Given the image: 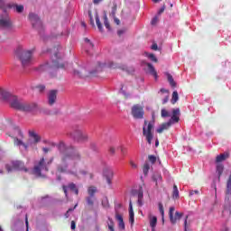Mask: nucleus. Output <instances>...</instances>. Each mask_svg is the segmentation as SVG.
I'll use <instances>...</instances> for the list:
<instances>
[{
    "instance_id": "nucleus-4",
    "label": "nucleus",
    "mask_w": 231,
    "mask_h": 231,
    "mask_svg": "<svg viewBox=\"0 0 231 231\" xmlns=\"http://www.w3.org/2000/svg\"><path fill=\"white\" fill-rule=\"evenodd\" d=\"M14 145L19 147L20 151H28V147L30 145H35L41 142V136L37 134L34 131H29V141L27 143L23 142V138H24V134L19 126H15L14 128Z\"/></svg>"
},
{
    "instance_id": "nucleus-8",
    "label": "nucleus",
    "mask_w": 231,
    "mask_h": 231,
    "mask_svg": "<svg viewBox=\"0 0 231 231\" xmlns=\"http://www.w3.org/2000/svg\"><path fill=\"white\" fill-rule=\"evenodd\" d=\"M68 136L72 138L74 142H88V134L84 133V130L79 125L72 126V132L69 133Z\"/></svg>"
},
{
    "instance_id": "nucleus-6",
    "label": "nucleus",
    "mask_w": 231,
    "mask_h": 231,
    "mask_svg": "<svg viewBox=\"0 0 231 231\" xmlns=\"http://www.w3.org/2000/svg\"><path fill=\"white\" fill-rule=\"evenodd\" d=\"M35 51L34 49L25 51L23 46L19 45L15 50V55L17 59H19L22 66L23 68H28V66H32L33 62V52Z\"/></svg>"
},
{
    "instance_id": "nucleus-2",
    "label": "nucleus",
    "mask_w": 231,
    "mask_h": 231,
    "mask_svg": "<svg viewBox=\"0 0 231 231\" xmlns=\"http://www.w3.org/2000/svg\"><path fill=\"white\" fill-rule=\"evenodd\" d=\"M1 98L2 100H5L9 102V106L13 109L16 111H23V113H32V111L37 110V104L35 103H28L23 101V99H19L17 96H14L10 94V92L5 91V89H1Z\"/></svg>"
},
{
    "instance_id": "nucleus-51",
    "label": "nucleus",
    "mask_w": 231,
    "mask_h": 231,
    "mask_svg": "<svg viewBox=\"0 0 231 231\" xmlns=\"http://www.w3.org/2000/svg\"><path fill=\"white\" fill-rule=\"evenodd\" d=\"M79 174H81L82 176H87L88 171H86V170H79Z\"/></svg>"
},
{
    "instance_id": "nucleus-60",
    "label": "nucleus",
    "mask_w": 231,
    "mask_h": 231,
    "mask_svg": "<svg viewBox=\"0 0 231 231\" xmlns=\"http://www.w3.org/2000/svg\"><path fill=\"white\" fill-rule=\"evenodd\" d=\"M152 50H158V44H152Z\"/></svg>"
},
{
    "instance_id": "nucleus-9",
    "label": "nucleus",
    "mask_w": 231,
    "mask_h": 231,
    "mask_svg": "<svg viewBox=\"0 0 231 231\" xmlns=\"http://www.w3.org/2000/svg\"><path fill=\"white\" fill-rule=\"evenodd\" d=\"M28 17L32 28L37 30L38 33L42 37V35H44V26L39 15L34 13H30Z\"/></svg>"
},
{
    "instance_id": "nucleus-42",
    "label": "nucleus",
    "mask_w": 231,
    "mask_h": 231,
    "mask_svg": "<svg viewBox=\"0 0 231 231\" xmlns=\"http://www.w3.org/2000/svg\"><path fill=\"white\" fill-rule=\"evenodd\" d=\"M188 221H189V215H187L184 218V231H188L187 228H188Z\"/></svg>"
},
{
    "instance_id": "nucleus-16",
    "label": "nucleus",
    "mask_w": 231,
    "mask_h": 231,
    "mask_svg": "<svg viewBox=\"0 0 231 231\" xmlns=\"http://www.w3.org/2000/svg\"><path fill=\"white\" fill-rule=\"evenodd\" d=\"M169 217L171 225H176V221H180V219L183 217V213H180V211H176L175 217H174V207H171L169 211Z\"/></svg>"
},
{
    "instance_id": "nucleus-26",
    "label": "nucleus",
    "mask_w": 231,
    "mask_h": 231,
    "mask_svg": "<svg viewBox=\"0 0 231 231\" xmlns=\"http://www.w3.org/2000/svg\"><path fill=\"white\" fill-rule=\"evenodd\" d=\"M226 158H228V154L221 153L217 156L216 162H217V163H221V162H225V160H226Z\"/></svg>"
},
{
    "instance_id": "nucleus-19",
    "label": "nucleus",
    "mask_w": 231,
    "mask_h": 231,
    "mask_svg": "<svg viewBox=\"0 0 231 231\" xmlns=\"http://www.w3.org/2000/svg\"><path fill=\"white\" fill-rule=\"evenodd\" d=\"M68 189L74 192L76 196H79V189L77 188V185L75 183L71 182L68 186H63V191L66 198H68Z\"/></svg>"
},
{
    "instance_id": "nucleus-17",
    "label": "nucleus",
    "mask_w": 231,
    "mask_h": 231,
    "mask_svg": "<svg viewBox=\"0 0 231 231\" xmlns=\"http://www.w3.org/2000/svg\"><path fill=\"white\" fill-rule=\"evenodd\" d=\"M1 30H12V20H10V16L6 15V17L1 18Z\"/></svg>"
},
{
    "instance_id": "nucleus-62",
    "label": "nucleus",
    "mask_w": 231,
    "mask_h": 231,
    "mask_svg": "<svg viewBox=\"0 0 231 231\" xmlns=\"http://www.w3.org/2000/svg\"><path fill=\"white\" fill-rule=\"evenodd\" d=\"M123 33H124V30H119V31H117V34H118V35H123Z\"/></svg>"
},
{
    "instance_id": "nucleus-56",
    "label": "nucleus",
    "mask_w": 231,
    "mask_h": 231,
    "mask_svg": "<svg viewBox=\"0 0 231 231\" xmlns=\"http://www.w3.org/2000/svg\"><path fill=\"white\" fill-rule=\"evenodd\" d=\"M25 226H26V231L28 230V215H25Z\"/></svg>"
},
{
    "instance_id": "nucleus-13",
    "label": "nucleus",
    "mask_w": 231,
    "mask_h": 231,
    "mask_svg": "<svg viewBox=\"0 0 231 231\" xmlns=\"http://www.w3.org/2000/svg\"><path fill=\"white\" fill-rule=\"evenodd\" d=\"M103 177L105 178L108 187L113 189V178H115V171H113V168L106 166L103 169Z\"/></svg>"
},
{
    "instance_id": "nucleus-25",
    "label": "nucleus",
    "mask_w": 231,
    "mask_h": 231,
    "mask_svg": "<svg viewBox=\"0 0 231 231\" xmlns=\"http://www.w3.org/2000/svg\"><path fill=\"white\" fill-rule=\"evenodd\" d=\"M103 19H104L105 28H106V30L110 31L111 25L109 24V20L107 19V14L106 12H104Z\"/></svg>"
},
{
    "instance_id": "nucleus-5",
    "label": "nucleus",
    "mask_w": 231,
    "mask_h": 231,
    "mask_svg": "<svg viewBox=\"0 0 231 231\" xmlns=\"http://www.w3.org/2000/svg\"><path fill=\"white\" fill-rule=\"evenodd\" d=\"M104 68H116V65L110 61L108 63H101L97 62V66L96 69L90 70L88 72V69L85 68H80V69H73V75L76 79H86L88 75H91L92 77H97Z\"/></svg>"
},
{
    "instance_id": "nucleus-3",
    "label": "nucleus",
    "mask_w": 231,
    "mask_h": 231,
    "mask_svg": "<svg viewBox=\"0 0 231 231\" xmlns=\"http://www.w3.org/2000/svg\"><path fill=\"white\" fill-rule=\"evenodd\" d=\"M60 48V46L56 48V51L51 56V62L42 64L35 69L38 73H44V71H49L51 77H55L54 73H57L58 69H66V68H68V63L62 61V54L59 52Z\"/></svg>"
},
{
    "instance_id": "nucleus-46",
    "label": "nucleus",
    "mask_w": 231,
    "mask_h": 231,
    "mask_svg": "<svg viewBox=\"0 0 231 231\" xmlns=\"http://www.w3.org/2000/svg\"><path fill=\"white\" fill-rule=\"evenodd\" d=\"M119 228H121V230H125V223L124 222V220L122 222H119Z\"/></svg>"
},
{
    "instance_id": "nucleus-52",
    "label": "nucleus",
    "mask_w": 231,
    "mask_h": 231,
    "mask_svg": "<svg viewBox=\"0 0 231 231\" xmlns=\"http://www.w3.org/2000/svg\"><path fill=\"white\" fill-rule=\"evenodd\" d=\"M70 228H71V230H75V228H77V224H75V221L71 222Z\"/></svg>"
},
{
    "instance_id": "nucleus-43",
    "label": "nucleus",
    "mask_w": 231,
    "mask_h": 231,
    "mask_svg": "<svg viewBox=\"0 0 231 231\" xmlns=\"http://www.w3.org/2000/svg\"><path fill=\"white\" fill-rule=\"evenodd\" d=\"M90 149L92 151H94L95 152H97V151H98V146H97V144H95V143H90Z\"/></svg>"
},
{
    "instance_id": "nucleus-37",
    "label": "nucleus",
    "mask_w": 231,
    "mask_h": 231,
    "mask_svg": "<svg viewBox=\"0 0 231 231\" xmlns=\"http://www.w3.org/2000/svg\"><path fill=\"white\" fill-rule=\"evenodd\" d=\"M108 221H109V224H108V230L110 231H115V222L113 221V218L111 217H108Z\"/></svg>"
},
{
    "instance_id": "nucleus-32",
    "label": "nucleus",
    "mask_w": 231,
    "mask_h": 231,
    "mask_svg": "<svg viewBox=\"0 0 231 231\" xmlns=\"http://www.w3.org/2000/svg\"><path fill=\"white\" fill-rule=\"evenodd\" d=\"M96 24L99 32H104V27L102 26V23H100V17L98 16V14H96Z\"/></svg>"
},
{
    "instance_id": "nucleus-54",
    "label": "nucleus",
    "mask_w": 231,
    "mask_h": 231,
    "mask_svg": "<svg viewBox=\"0 0 231 231\" xmlns=\"http://www.w3.org/2000/svg\"><path fill=\"white\" fill-rule=\"evenodd\" d=\"M116 5H115L113 8H112V12H111V14L112 15H116Z\"/></svg>"
},
{
    "instance_id": "nucleus-36",
    "label": "nucleus",
    "mask_w": 231,
    "mask_h": 231,
    "mask_svg": "<svg viewBox=\"0 0 231 231\" xmlns=\"http://www.w3.org/2000/svg\"><path fill=\"white\" fill-rule=\"evenodd\" d=\"M151 169V166L149 163H144L143 168V172L144 176H147L149 174V170Z\"/></svg>"
},
{
    "instance_id": "nucleus-24",
    "label": "nucleus",
    "mask_w": 231,
    "mask_h": 231,
    "mask_svg": "<svg viewBox=\"0 0 231 231\" xmlns=\"http://www.w3.org/2000/svg\"><path fill=\"white\" fill-rule=\"evenodd\" d=\"M129 221L131 225L134 224V211L133 210V202H129Z\"/></svg>"
},
{
    "instance_id": "nucleus-44",
    "label": "nucleus",
    "mask_w": 231,
    "mask_h": 231,
    "mask_svg": "<svg viewBox=\"0 0 231 231\" xmlns=\"http://www.w3.org/2000/svg\"><path fill=\"white\" fill-rule=\"evenodd\" d=\"M116 219H117V221H119V223H121L122 221H124V217H123L122 215H120V214H116Z\"/></svg>"
},
{
    "instance_id": "nucleus-50",
    "label": "nucleus",
    "mask_w": 231,
    "mask_h": 231,
    "mask_svg": "<svg viewBox=\"0 0 231 231\" xmlns=\"http://www.w3.org/2000/svg\"><path fill=\"white\" fill-rule=\"evenodd\" d=\"M120 93H122V95H124L125 97H128L127 93L125 92V90H124V86H122L120 91Z\"/></svg>"
},
{
    "instance_id": "nucleus-63",
    "label": "nucleus",
    "mask_w": 231,
    "mask_h": 231,
    "mask_svg": "<svg viewBox=\"0 0 231 231\" xmlns=\"http://www.w3.org/2000/svg\"><path fill=\"white\" fill-rule=\"evenodd\" d=\"M50 151V148H48V147H45V148H43V152H48Z\"/></svg>"
},
{
    "instance_id": "nucleus-58",
    "label": "nucleus",
    "mask_w": 231,
    "mask_h": 231,
    "mask_svg": "<svg viewBox=\"0 0 231 231\" xmlns=\"http://www.w3.org/2000/svg\"><path fill=\"white\" fill-rule=\"evenodd\" d=\"M90 15V24H92V26H95V21H93V16Z\"/></svg>"
},
{
    "instance_id": "nucleus-55",
    "label": "nucleus",
    "mask_w": 231,
    "mask_h": 231,
    "mask_svg": "<svg viewBox=\"0 0 231 231\" xmlns=\"http://www.w3.org/2000/svg\"><path fill=\"white\" fill-rule=\"evenodd\" d=\"M157 22H158V17L155 16L152 19V24H156Z\"/></svg>"
},
{
    "instance_id": "nucleus-7",
    "label": "nucleus",
    "mask_w": 231,
    "mask_h": 231,
    "mask_svg": "<svg viewBox=\"0 0 231 231\" xmlns=\"http://www.w3.org/2000/svg\"><path fill=\"white\" fill-rule=\"evenodd\" d=\"M51 163H53V157H51L47 162L44 158L40 159V161L34 163L32 170V174L36 176V178H46V172L50 171L48 165H51Z\"/></svg>"
},
{
    "instance_id": "nucleus-64",
    "label": "nucleus",
    "mask_w": 231,
    "mask_h": 231,
    "mask_svg": "<svg viewBox=\"0 0 231 231\" xmlns=\"http://www.w3.org/2000/svg\"><path fill=\"white\" fill-rule=\"evenodd\" d=\"M115 23H116V24H120V20H119L118 18H115Z\"/></svg>"
},
{
    "instance_id": "nucleus-40",
    "label": "nucleus",
    "mask_w": 231,
    "mask_h": 231,
    "mask_svg": "<svg viewBox=\"0 0 231 231\" xmlns=\"http://www.w3.org/2000/svg\"><path fill=\"white\" fill-rule=\"evenodd\" d=\"M36 88L40 93H44V89H46V86L44 85H38Z\"/></svg>"
},
{
    "instance_id": "nucleus-11",
    "label": "nucleus",
    "mask_w": 231,
    "mask_h": 231,
    "mask_svg": "<svg viewBox=\"0 0 231 231\" xmlns=\"http://www.w3.org/2000/svg\"><path fill=\"white\" fill-rule=\"evenodd\" d=\"M5 170L7 172H14V171H24V172H28V168L24 166V162L22 161H12L11 163L5 164Z\"/></svg>"
},
{
    "instance_id": "nucleus-59",
    "label": "nucleus",
    "mask_w": 231,
    "mask_h": 231,
    "mask_svg": "<svg viewBox=\"0 0 231 231\" xmlns=\"http://www.w3.org/2000/svg\"><path fill=\"white\" fill-rule=\"evenodd\" d=\"M131 167H132V169H136L138 167V165H136V163H134V162H131Z\"/></svg>"
},
{
    "instance_id": "nucleus-30",
    "label": "nucleus",
    "mask_w": 231,
    "mask_h": 231,
    "mask_svg": "<svg viewBox=\"0 0 231 231\" xmlns=\"http://www.w3.org/2000/svg\"><path fill=\"white\" fill-rule=\"evenodd\" d=\"M134 194L137 195L138 199H143V189L140 187L138 189L134 190Z\"/></svg>"
},
{
    "instance_id": "nucleus-14",
    "label": "nucleus",
    "mask_w": 231,
    "mask_h": 231,
    "mask_svg": "<svg viewBox=\"0 0 231 231\" xmlns=\"http://www.w3.org/2000/svg\"><path fill=\"white\" fill-rule=\"evenodd\" d=\"M87 192L88 194V196L86 197L87 205L88 207H93V205H95V199H97L95 194L98 192V189H97L96 186H90L88 188Z\"/></svg>"
},
{
    "instance_id": "nucleus-12",
    "label": "nucleus",
    "mask_w": 231,
    "mask_h": 231,
    "mask_svg": "<svg viewBox=\"0 0 231 231\" xmlns=\"http://www.w3.org/2000/svg\"><path fill=\"white\" fill-rule=\"evenodd\" d=\"M8 8L9 10H14L16 14H23L24 12V5H17L15 3H9V4H5L4 0H1V10L5 14H6V9Z\"/></svg>"
},
{
    "instance_id": "nucleus-48",
    "label": "nucleus",
    "mask_w": 231,
    "mask_h": 231,
    "mask_svg": "<svg viewBox=\"0 0 231 231\" xmlns=\"http://www.w3.org/2000/svg\"><path fill=\"white\" fill-rule=\"evenodd\" d=\"M108 152H110V154H115V152H116L115 147L110 146L108 149Z\"/></svg>"
},
{
    "instance_id": "nucleus-21",
    "label": "nucleus",
    "mask_w": 231,
    "mask_h": 231,
    "mask_svg": "<svg viewBox=\"0 0 231 231\" xmlns=\"http://www.w3.org/2000/svg\"><path fill=\"white\" fill-rule=\"evenodd\" d=\"M57 101V90H51L48 94L49 106H53Z\"/></svg>"
},
{
    "instance_id": "nucleus-47",
    "label": "nucleus",
    "mask_w": 231,
    "mask_h": 231,
    "mask_svg": "<svg viewBox=\"0 0 231 231\" xmlns=\"http://www.w3.org/2000/svg\"><path fill=\"white\" fill-rule=\"evenodd\" d=\"M85 42L88 44L89 48H93V43L91 42V40H89L88 38H85Z\"/></svg>"
},
{
    "instance_id": "nucleus-53",
    "label": "nucleus",
    "mask_w": 231,
    "mask_h": 231,
    "mask_svg": "<svg viewBox=\"0 0 231 231\" xmlns=\"http://www.w3.org/2000/svg\"><path fill=\"white\" fill-rule=\"evenodd\" d=\"M143 199H138L137 203H138L139 207H143Z\"/></svg>"
},
{
    "instance_id": "nucleus-49",
    "label": "nucleus",
    "mask_w": 231,
    "mask_h": 231,
    "mask_svg": "<svg viewBox=\"0 0 231 231\" xmlns=\"http://www.w3.org/2000/svg\"><path fill=\"white\" fill-rule=\"evenodd\" d=\"M194 194H199V190L195 189V190L189 191V196H194Z\"/></svg>"
},
{
    "instance_id": "nucleus-23",
    "label": "nucleus",
    "mask_w": 231,
    "mask_h": 231,
    "mask_svg": "<svg viewBox=\"0 0 231 231\" xmlns=\"http://www.w3.org/2000/svg\"><path fill=\"white\" fill-rule=\"evenodd\" d=\"M146 66L148 68V71L150 75H152L154 77L155 80H158V73L156 72V69H154V66L151 63H146Z\"/></svg>"
},
{
    "instance_id": "nucleus-34",
    "label": "nucleus",
    "mask_w": 231,
    "mask_h": 231,
    "mask_svg": "<svg viewBox=\"0 0 231 231\" xmlns=\"http://www.w3.org/2000/svg\"><path fill=\"white\" fill-rule=\"evenodd\" d=\"M152 181H154L156 183V185H158V183H160V181H162V175L161 174H154L152 177Z\"/></svg>"
},
{
    "instance_id": "nucleus-38",
    "label": "nucleus",
    "mask_w": 231,
    "mask_h": 231,
    "mask_svg": "<svg viewBox=\"0 0 231 231\" xmlns=\"http://www.w3.org/2000/svg\"><path fill=\"white\" fill-rule=\"evenodd\" d=\"M146 57H148V59H150V60H152V62H158V59L152 53H146Z\"/></svg>"
},
{
    "instance_id": "nucleus-1",
    "label": "nucleus",
    "mask_w": 231,
    "mask_h": 231,
    "mask_svg": "<svg viewBox=\"0 0 231 231\" xmlns=\"http://www.w3.org/2000/svg\"><path fill=\"white\" fill-rule=\"evenodd\" d=\"M51 147H57L60 154L61 155V163L57 166L58 172H63L65 174H71L77 176V162L73 165L69 164V160L72 162H80L82 156L77 148L72 145H67L64 142L59 143H49Z\"/></svg>"
},
{
    "instance_id": "nucleus-39",
    "label": "nucleus",
    "mask_w": 231,
    "mask_h": 231,
    "mask_svg": "<svg viewBox=\"0 0 231 231\" xmlns=\"http://www.w3.org/2000/svg\"><path fill=\"white\" fill-rule=\"evenodd\" d=\"M161 115H162V118H167V117L171 116V115H169L168 111L165 110V108L162 109Z\"/></svg>"
},
{
    "instance_id": "nucleus-29",
    "label": "nucleus",
    "mask_w": 231,
    "mask_h": 231,
    "mask_svg": "<svg viewBox=\"0 0 231 231\" xmlns=\"http://www.w3.org/2000/svg\"><path fill=\"white\" fill-rule=\"evenodd\" d=\"M166 76L170 86H171V88H176V81H174V78H172V75L167 73Z\"/></svg>"
},
{
    "instance_id": "nucleus-10",
    "label": "nucleus",
    "mask_w": 231,
    "mask_h": 231,
    "mask_svg": "<svg viewBox=\"0 0 231 231\" xmlns=\"http://www.w3.org/2000/svg\"><path fill=\"white\" fill-rule=\"evenodd\" d=\"M154 129V120L147 122L144 120V124L143 126V134L146 138V142H148L149 145L152 143V138H154V134H152V130Z\"/></svg>"
},
{
    "instance_id": "nucleus-61",
    "label": "nucleus",
    "mask_w": 231,
    "mask_h": 231,
    "mask_svg": "<svg viewBox=\"0 0 231 231\" xmlns=\"http://www.w3.org/2000/svg\"><path fill=\"white\" fill-rule=\"evenodd\" d=\"M167 102H169V97L162 99V104H167Z\"/></svg>"
},
{
    "instance_id": "nucleus-41",
    "label": "nucleus",
    "mask_w": 231,
    "mask_h": 231,
    "mask_svg": "<svg viewBox=\"0 0 231 231\" xmlns=\"http://www.w3.org/2000/svg\"><path fill=\"white\" fill-rule=\"evenodd\" d=\"M148 160L150 162H152V164L156 163V157L154 155H149L148 156Z\"/></svg>"
},
{
    "instance_id": "nucleus-27",
    "label": "nucleus",
    "mask_w": 231,
    "mask_h": 231,
    "mask_svg": "<svg viewBox=\"0 0 231 231\" xmlns=\"http://www.w3.org/2000/svg\"><path fill=\"white\" fill-rule=\"evenodd\" d=\"M224 171H225V166H223V164H217L216 172L218 176V180H219V178H221V174H223Z\"/></svg>"
},
{
    "instance_id": "nucleus-45",
    "label": "nucleus",
    "mask_w": 231,
    "mask_h": 231,
    "mask_svg": "<svg viewBox=\"0 0 231 231\" xmlns=\"http://www.w3.org/2000/svg\"><path fill=\"white\" fill-rule=\"evenodd\" d=\"M48 198H50V197L49 196L42 197L41 199V203H43V204L48 203Z\"/></svg>"
},
{
    "instance_id": "nucleus-35",
    "label": "nucleus",
    "mask_w": 231,
    "mask_h": 231,
    "mask_svg": "<svg viewBox=\"0 0 231 231\" xmlns=\"http://www.w3.org/2000/svg\"><path fill=\"white\" fill-rule=\"evenodd\" d=\"M180 99V97L178 96V91H173L172 97H171V104H176L178 100Z\"/></svg>"
},
{
    "instance_id": "nucleus-33",
    "label": "nucleus",
    "mask_w": 231,
    "mask_h": 231,
    "mask_svg": "<svg viewBox=\"0 0 231 231\" xmlns=\"http://www.w3.org/2000/svg\"><path fill=\"white\" fill-rule=\"evenodd\" d=\"M158 207H159V212L162 217V221H165V211L163 209V204H162V202H159L158 204Z\"/></svg>"
},
{
    "instance_id": "nucleus-57",
    "label": "nucleus",
    "mask_w": 231,
    "mask_h": 231,
    "mask_svg": "<svg viewBox=\"0 0 231 231\" xmlns=\"http://www.w3.org/2000/svg\"><path fill=\"white\" fill-rule=\"evenodd\" d=\"M163 12H165V7H161L160 10L158 11L159 15H161V14H163Z\"/></svg>"
},
{
    "instance_id": "nucleus-20",
    "label": "nucleus",
    "mask_w": 231,
    "mask_h": 231,
    "mask_svg": "<svg viewBox=\"0 0 231 231\" xmlns=\"http://www.w3.org/2000/svg\"><path fill=\"white\" fill-rule=\"evenodd\" d=\"M169 122L174 125V124H178L180 122V108H175L172 110V116L169 119Z\"/></svg>"
},
{
    "instance_id": "nucleus-22",
    "label": "nucleus",
    "mask_w": 231,
    "mask_h": 231,
    "mask_svg": "<svg viewBox=\"0 0 231 231\" xmlns=\"http://www.w3.org/2000/svg\"><path fill=\"white\" fill-rule=\"evenodd\" d=\"M171 124L168 121L164 124H162L161 125L158 126V128L156 129V133H159L161 134V133H163L164 131H167V129H169L170 127H171Z\"/></svg>"
},
{
    "instance_id": "nucleus-15",
    "label": "nucleus",
    "mask_w": 231,
    "mask_h": 231,
    "mask_svg": "<svg viewBox=\"0 0 231 231\" xmlns=\"http://www.w3.org/2000/svg\"><path fill=\"white\" fill-rule=\"evenodd\" d=\"M143 115H145V112H143V107L140 104L132 106V116L135 120L143 119Z\"/></svg>"
},
{
    "instance_id": "nucleus-28",
    "label": "nucleus",
    "mask_w": 231,
    "mask_h": 231,
    "mask_svg": "<svg viewBox=\"0 0 231 231\" xmlns=\"http://www.w3.org/2000/svg\"><path fill=\"white\" fill-rule=\"evenodd\" d=\"M172 198L173 199H178V198H180V190L176 184L173 185Z\"/></svg>"
},
{
    "instance_id": "nucleus-31",
    "label": "nucleus",
    "mask_w": 231,
    "mask_h": 231,
    "mask_svg": "<svg viewBox=\"0 0 231 231\" xmlns=\"http://www.w3.org/2000/svg\"><path fill=\"white\" fill-rule=\"evenodd\" d=\"M157 223H158V217H152L150 218V226L152 228V230H154V228H156Z\"/></svg>"
},
{
    "instance_id": "nucleus-18",
    "label": "nucleus",
    "mask_w": 231,
    "mask_h": 231,
    "mask_svg": "<svg viewBox=\"0 0 231 231\" xmlns=\"http://www.w3.org/2000/svg\"><path fill=\"white\" fill-rule=\"evenodd\" d=\"M12 231H24V220L23 219H16L13 223Z\"/></svg>"
}]
</instances>
